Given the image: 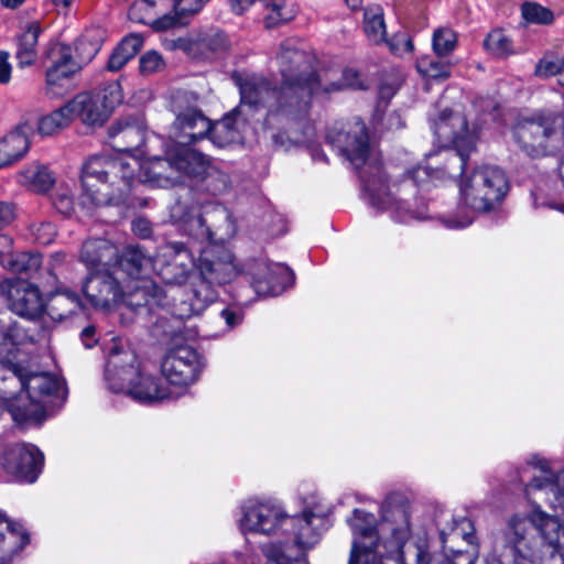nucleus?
I'll return each instance as SVG.
<instances>
[{
    "label": "nucleus",
    "instance_id": "nucleus-1",
    "mask_svg": "<svg viewBox=\"0 0 564 564\" xmlns=\"http://www.w3.org/2000/svg\"><path fill=\"white\" fill-rule=\"evenodd\" d=\"M434 133L440 140L452 141L454 150L444 152L445 163L441 169L431 171L426 166H416L400 183L392 186L386 184L380 159L369 143L366 126L356 120L344 127H333L327 132V142L336 149L349 163L359 170L364 192L370 205L390 210L399 221L424 219L426 206L421 204L412 209L408 196H415L417 188L438 177L460 175L467 163L469 153L477 141L476 130H469L464 115L444 110L433 123Z\"/></svg>",
    "mask_w": 564,
    "mask_h": 564
},
{
    "label": "nucleus",
    "instance_id": "nucleus-2",
    "mask_svg": "<svg viewBox=\"0 0 564 564\" xmlns=\"http://www.w3.org/2000/svg\"><path fill=\"white\" fill-rule=\"evenodd\" d=\"M533 475L524 491L533 509L527 516L513 514L496 539L514 564H540L545 552L564 560V470L554 474L550 463L534 456Z\"/></svg>",
    "mask_w": 564,
    "mask_h": 564
},
{
    "label": "nucleus",
    "instance_id": "nucleus-3",
    "mask_svg": "<svg viewBox=\"0 0 564 564\" xmlns=\"http://www.w3.org/2000/svg\"><path fill=\"white\" fill-rule=\"evenodd\" d=\"M137 171L139 181L152 186L169 187L182 181L172 147L166 149L164 158L153 156L142 162L129 154L93 156L83 167L78 207L90 215L97 207L123 203L132 191Z\"/></svg>",
    "mask_w": 564,
    "mask_h": 564
},
{
    "label": "nucleus",
    "instance_id": "nucleus-4",
    "mask_svg": "<svg viewBox=\"0 0 564 564\" xmlns=\"http://www.w3.org/2000/svg\"><path fill=\"white\" fill-rule=\"evenodd\" d=\"M410 503L401 496L391 495L381 506V520L361 509H355L347 523L352 531V546L348 564H383L386 544L381 536L390 535L399 547L410 535Z\"/></svg>",
    "mask_w": 564,
    "mask_h": 564
},
{
    "label": "nucleus",
    "instance_id": "nucleus-5",
    "mask_svg": "<svg viewBox=\"0 0 564 564\" xmlns=\"http://www.w3.org/2000/svg\"><path fill=\"white\" fill-rule=\"evenodd\" d=\"M105 377L110 390L126 392L140 403H154L180 397V392L145 373L134 351L118 343H113L110 348Z\"/></svg>",
    "mask_w": 564,
    "mask_h": 564
},
{
    "label": "nucleus",
    "instance_id": "nucleus-6",
    "mask_svg": "<svg viewBox=\"0 0 564 564\" xmlns=\"http://www.w3.org/2000/svg\"><path fill=\"white\" fill-rule=\"evenodd\" d=\"M197 269L199 282L193 289L192 297L173 304L172 313L180 319L200 314L217 297L213 284L228 283L238 273L232 253L212 243L200 250Z\"/></svg>",
    "mask_w": 564,
    "mask_h": 564
},
{
    "label": "nucleus",
    "instance_id": "nucleus-7",
    "mask_svg": "<svg viewBox=\"0 0 564 564\" xmlns=\"http://www.w3.org/2000/svg\"><path fill=\"white\" fill-rule=\"evenodd\" d=\"M509 189L506 173L495 165H481L462 180L459 194L462 204L469 210L459 217H448L444 224L449 229H462L473 223L470 212L486 213L505 198Z\"/></svg>",
    "mask_w": 564,
    "mask_h": 564
},
{
    "label": "nucleus",
    "instance_id": "nucleus-8",
    "mask_svg": "<svg viewBox=\"0 0 564 564\" xmlns=\"http://www.w3.org/2000/svg\"><path fill=\"white\" fill-rule=\"evenodd\" d=\"M314 58L297 47L294 41L281 44L276 55L279 72L282 77L281 98L295 100L297 111L307 113L310 98L319 93V79L314 73Z\"/></svg>",
    "mask_w": 564,
    "mask_h": 564
},
{
    "label": "nucleus",
    "instance_id": "nucleus-9",
    "mask_svg": "<svg viewBox=\"0 0 564 564\" xmlns=\"http://www.w3.org/2000/svg\"><path fill=\"white\" fill-rule=\"evenodd\" d=\"M171 217L183 225L188 236L202 242H210L215 236L230 238L236 231L230 212L218 203L206 206L200 213L178 200L171 208Z\"/></svg>",
    "mask_w": 564,
    "mask_h": 564
},
{
    "label": "nucleus",
    "instance_id": "nucleus-10",
    "mask_svg": "<svg viewBox=\"0 0 564 564\" xmlns=\"http://www.w3.org/2000/svg\"><path fill=\"white\" fill-rule=\"evenodd\" d=\"M12 371L19 378L30 401L23 406L18 403L11 405L10 412L13 420L18 423L41 421L46 413L43 399L56 393L61 382L47 372H31L20 366H13Z\"/></svg>",
    "mask_w": 564,
    "mask_h": 564
},
{
    "label": "nucleus",
    "instance_id": "nucleus-11",
    "mask_svg": "<svg viewBox=\"0 0 564 564\" xmlns=\"http://www.w3.org/2000/svg\"><path fill=\"white\" fill-rule=\"evenodd\" d=\"M516 141L532 158L544 156L556 148L557 117L553 113L527 118L513 130Z\"/></svg>",
    "mask_w": 564,
    "mask_h": 564
},
{
    "label": "nucleus",
    "instance_id": "nucleus-12",
    "mask_svg": "<svg viewBox=\"0 0 564 564\" xmlns=\"http://www.w3.org/2000/svg\"><path fill=\"white\" fill-rule=\"evenodd\" d=\"M196 268L193 250L183 242L160 246L153 258V271L166 285L185 284L195 274Z\"/></svg>",
    "mask_w": 564,
    "mask_h": 564
},
{
    "label": "nucleus",
    "instance_id": "nucleus-13",
    "mask_svg": "<svg viewBox=\"0 0 564 564\" xmlns=\"http://www.w3.org/2000/svg\"><path fill=\"white\" fill-rule=\"evenodd\" d=\"M122 100L118 85H109L104 90L83 93L68 102L72 118H79L86 126H102L116 105Z\"/></svg>",
    "mask_w": 564,
    "mask_h": 564
},
{
    "label": "nucleus",
    "instance_id": "nucleus-14",
    "mask_svg": "<svg viewBox=\"0 0 564 564\" xmlns=\"http://www.w3.org/2000/svg\"><path fill=\"white\" fill-rule=\"evenodd\" d=\"M203 361L198 352L188 346L177 347L169 351L162 360L161 372L165 381L175 392L183 393V389L198 379Z\"/></svg>",
    "mask_w": 564,
    "mask_h": 564
},
{
    "label": "nucleus",
    "instance_id": "nucleus-15",
    "mask_svg": "<svg viewBox=\"0 0 564 564\" xmlns=\"http://www.w3.org/2000/svg\"><path fill=\"white\" fill-rule=\"evenodd\" d=\"M44 456L31 444H11L0 456V466L7 476L18 481L34 482L43 467Z\"/></svg>",
    "mask_w": 564,
    "mask_h": 564
},
{
    "label": "nucleus",
    "instance_id": "nucleus-16",
    "mask_svg": "<svg viewBox=\"0 0 564 564\" xmlns=\"http://www.w3.org/2000/svg\"><path fill=\"white\" fill-rule=\"evenodd\" d=\"M234 80L239 87L242 104L253 106L265 102L271 97H274L278 101V116H282L292 120L302 119L306 116V113H301L297 111L294 99L281 98V88L279 90L271 88L269 83L260 76L252 75L241 77L240 75H234Z\"/></svg>",
    "mask_w": 564,
    "mask_h": 564
},
{
    "label": "nucleus",
    "instance_id": "nucleus-17",
    "mask_svg": "<svg viewBox=\"0 0 564 564\" xmlns=\"http://www.w3.org/2000/svg\"><path fill=\"white\" fill-rule=\"evenodd\" d=\"M239 527L242 532L274 534L286 520L283 508L273 501L250 500L241 507Z\"/></svg>",
    "mask_w": 564,
    "mask_h": 564
},
{
    "label": "nucleus",
    "instance_id": "nucleus-18",
    "mask_svg": "<svg viewBox=\"0 0 564 564\" xmlns=\"http://www.w3.org/2000/svg\"><path fill=\"white\" fill-rule=\"evenodd\" d=\"M83 292L95 308L105 311L117 307L123 299V285L117 272L110 269L91 271L83 284Z\"/></svg>",
    "mask_w": 564,
    "mask_h": 564
},
{
    "label": "nucleus",
    "instance_id": "nucleus-19",
    "mask_svg": "<svg viewBox=\"0 0 564 564\" xmlns=\"http://www.w3.org/2000/svg\"><path fill=\"white\" fill-rule=\"evenodd\" d=\"M0 292L7 297L9 308L21 317L36 319L44 311L39 288L25 280H4L0 283Z\"/></svg>",
    "mask_w": 564,
    "mask_h": 564
},
{
    "label": "nucleus",
    "instance_id": "nucleus-20",
    "mask_svg": "<svg viewBox=\"0 0 564 564\" xmlns=\"http://www.w3.org/2000/svg\"><path fill=\"white\" fill-rule=\"evenodd\" d=\"M46 57L52 62L46 70V89L48 94L57 96L68 79L82 68L80 63L73 57L70 47L61 43L52 44Z\"/></svg>",
    "mask_w": 564,
    "mask_h": 564
},
{
    "label": "nucleus",
    "instance_id": "nucleus-21",
    "mask_svg": "<svg viewBox=\"0 0 564 564\" xmlns=\"http://www.w3.org/2000/svg\"><path fill=\"white\" fill-rule=\"evenodd\" d=\"M175 120L170 129V137L176 144H191L204 139L210 130V121L200 110L189 107L184 110L174 106Z\"/></svg>",
    "mask_w": 564,
    "mask_h": 564
},
{
    "label": "nucleus",
    "instance_id": "nucleus-22",
    "mask_svg": "<svg viewBox=\"0 0 564 564\" xmlns=\"http://www.w3.org/2000/svg\"><path fill=\"white\" fill-rule=\"evenodd\" d=\"M330 514V506H324L322 502L305 509L300 517L293 520L297 528L296 543L302 549L313 547L318 542L322 533L327 530Z\"/></svg>",
    "mask_w": 564,
    "mask_h": 564
},
{
    "label": "nucleus",
    "instance_id": "nucleus-23",
    "mask_svg": "<svg viewBox=\"0 0 564 564\" xmlns=\"http://www.w3.org/2000/svg\"><path fill=\"white\" fill-rule=\"evenodd\" d=\"M293 272L283 264L260 263L252 280V288L260 296H276L293 283Z\"/></svg>",
    "mask_w": 564,
    "mask_h": 564
},
{
    "label": "nucleus",
    "instance_id": "nucleus-24",
    "mask_svg": "<svg viewBox=\"0 0 564 564\" xmlns=\"http://www.w3.org/2000/svg\"><path fill=\"white\" fill-rule=\"evenodd\" d=\"M175 46L196 59L210 58L227 50L228 41L224 33L210 32L193 37L178 39Z\"/></svg>",
    "mask_w": 564,
    "mask_h": 564
},
{
    "label": "nucleus",
    "instance_id": "nucleus-25",
    "mask_svg": "<svg viewBox=\"0 0 564 564\" xmlns=\"http://www.w3.org/2000/svg\"><path fill=\"white\" fill-rule=\"evenodd\" d=\"M33 126L23 122L0 140V169L21 160L30 148Z\"/></svg>",
    "mask_w": 564,
    "mask_h": 564
},
{
    "label": "nucleus",
    "instance_id": "nucleus-26",
    "mask_svg": "<svg viewBox=\"0 0 564 564\" xmlns=\"http://www.w3.org/2000/svg\"><path fill=\"white\" fill-rule=\"evenodd\" d=\"M80 261L90 271L110 269L117 264L118 248L104 238L89 239L82 247Z\"/></svg>",
    "mask_w": 564,
    "mask_h": 564
},
{
    "label": "nucleus",
    "instance_id": "nucleus-27",
    "mask_svg": "<svg viewBox=\"0 0 564 564\" xmlns=\"http://www.w3.org/2000/svg\"><path fill=\"white\" fill-rule=\"evenodd\" d=\"M132 311L142 308L152 310L155 305H162V294L152 280L129 281L123 285V299Z\"/></svg>",
    "mask_w": 564,
    "mask_h": 564
},
{
    "label": "nucleus",
    "instance_id": "nucleus-28",
    "mask_svg": "<svg viewBox=\"0 0 564 564\" xmlns=\"http://www.w3.org/2000/svg\"><path fill=\"white\" fill-rule=\"evenodd\" d=\"M172 158L175 160L181 180L189 176L199 181L213 165L210 158L189 148L188 144L172 145Z\"/></svg>",
    "mask_w": 564,
    "mask_h": 564
},
{
    "label": "nucleus",
    "instance_id": "nucleus-29",
    "mask_svg": "<svg viewBox=\"0 0 564 564\" xmlns=\"http://www.w3.org/2000/svg\"><path fill=\"white\" fill-rule=\"evenodd\" d=\"M117 263L113 271L126 273L131 282L149 280L147 276L153 270V259L139 246L127 247Z\"/></svg>",
    "mask_w": 564,
    "mask_h": 564
},
{
    "label": "nucleus",
    "instance_id": "nucleus-30",
    "mask_svg": "<svg viewBox=\"0 0 564 564\" xmlns=\"http://www.w3.org/2000/svg\"><path fill=\"white\" fill-rule=\"evenodd\" d=\"M253 2L254 0H230L231 8L237 14H241ZM261 2L268 11L265 23L269 28L288 22L296 14L294 4L288 3L286 0H261Z\"/></svg>",
    "mask_w": 564,
    "mask_h": 564
},
{
    "label": "nucleus",
    "instance_id": "nucleus-31",
    "mask_svg": "<svg viewBox=\"0 0 564 564\" xmlns=\"http://www.w3.org/2000/svg\"><path fill=\"white\" fill-rule=\"evenodd\" d=\"M43 28L40 22H30L24 31L18 36L15 58L18 66L23 68L32 65L37 56L36 44Z\"/></svg>",
    "mask_w": 564,
    "mask_h": 564
},
{
    "label": "nucleus",
    "instance_id": "nucleus-32",
    "mask_svg": "<svg viewBox=\"0 0 564 564\" xmlns=\"http://www.w3.org/2000/svg\"><path fill=\"white\" fill-rule=\"evenodd\" d=\"M17 182L32 192L46 193L55 177L45 165L32 163L17 174Z\"/></svg>",
    "mask_w": 564,
    "mask_h": 564
},
{
    "label": "nucleus",
    "instance_id": "nucleus-33",
    "mask_svg": "<svg viewBox=\"0 0 564 564\" xmlns=\"http://www.w3.org/2000/svg\"><path fill=\"white\" fill-rule=\"evenodd\" d=\"M113 148L120 152L135 150L144 143V131L138 124L118 122L110 128Z\"/></svg>",
    "mask_w": 564,
    "mask_h": 564
},
{
    "label": "nucleus",
    "instance_id": "nucleus-34",
    "mask_svg": "<svg viewBox=\"0 0 564 564\" xmlns=\"http://www.w3.org/2000/svg\"><path fill=\"white\" fill-rule=\"evenodd\" d=\"M206 137H208L210 141L219 148L238 142L241 139V135L236 111L226 115L221 120L214 124L210 123V130Z\"/></svg>",
    "mask_w": 564,
    "mask_h": 564
},
{
    "label": "nucleus",
    "instance_id": "nucleus-35",
    "mask_svg": "<svg viewBox=\"0 0 564 564\" xmlns=\"http://www.w3.org/2000/svg\"><path fill=\"white\" fill-rule=\"evenodd\" d=\"M143 39L139 34H130L122 39L109 56L107 69L110 72L120 70L140 51Z\"/></svg>",
    "mask_w": 564,
    "mask_h": 564
},
{
    "label": "nucleus",
    "instance_id": "nucleus-36",
    "mask_svg": "<svg viewBox=\"0 0 564 564\" xmlns=\"http://www.w3.org/2000/svg\"><path fill=\"white\" fill-rule=\"evenodd\" d=\"M143 6H149L153 18L164 13L162 18L153 21V26L156 30H165L180 22L176 15V0H139L137 9Z\"/></svg>",
    "mask_w": 564,
    "mask_h": 564
},
{
    "label": "nucleus",
    "instance_id": "nucleus-37",
    "mask_svg": "<svg viewBox=\"0 0 564 564\" xmlns=\"http://www.w3.org/2000/svg\"><path fill=\"white\" fill-rule=\"evenodd\" d=\"M332 77V73H325L323 76L318 75L317 79H319L321 84L319 91L323 90L325 93H332L345 88L366 89L367 87L358 72L351 68L343 70L341 79L339 82L330 80Z\"/></svg>",
    "mask_w": 564,
    "mask_h": 564
},
{
    "label": "nucleus",
    "instance_id": "nucleus-38",
    "mask_svg": "<svg viewBox=\"0 0 564 564\" xmlns=\"http://www.w3.org/2000/svg\"><path fill=\"white\" fill-rule=\"evenodd\" d=\"M82 308L79 295L70 290H63L51 299L50 310L54 318H66Z\"/></svg>",
    "mask_w": 564,
    "mask_h": 564
},
{
    "label": "nucleus",
    "instance_id": "nucleus-39",
    "mask_svg": "<svg viewBox=\"0 0 564 564\" xmlns=\"http://www.w3.org/2000/svg\"><path fill=\"white\" fill-rule=\"evenodd\" d=\"M364 30L368 40L372 43L378 44L386 39L383 9L380 6H372L365 10Z\"/></svg>",
    "mask_w": 564,
    "mask_h": 564
},
{
    "label": "nucleus",
    "instance_id": "nucleus-40",
    "mask_svg": "<svg viewBox=\"0 0 564 564\" xmlns=\"http://www.w3.org/2000/svg\"><path fill=\"white\" fill-rule=\"evenodd\" d=\"M73 120L68 104L43 116L37 123V131L43 137H48L67 127Z\"/></svg>",
    "mask_w": 564,
    "mask_h": 564
},
{
    "label": "nucleus",
    "instance_id": "nucleus-41",
    "mask_svg": "<svg viewBox=\"0 0 564 564\" xmlns=\"http://www.w3.org/2000/svg\"><path fill=\"white\" fill-rule=\"evenodd\" d=\"M399 552L400 564H431L432 557L426 541H419L395 547Z\"/></svg>",
    "mask_w": 564,
    "mask_h": 564
},
{
    "label": "nucleus",
    "instance_id": "nucleus-42",
    "mask_svg": "<svg viewBox=\"0 0 564 564\" xmlns=\"http://www.w3.org/2000/svg\"><path fill=\"white\" fill-rule=\"evenodd\" d=\"M7 263L15 273L32 274L36 272L42 263V257L37 253L20 252L10 256Z\"/></svg>",
    "mask_w": 564,
    "mask_h": 564
},
{
    "label": "nucleus",
    "instance_id": "nucleus-43",
    "mask_svg": "<svg viewBox=\"0 0 564 564\" xmlns=\"http://www.w3.org/2000/svg\"><path fill=\"white\" fill-rule=\"evenodd\" d=\"M484 46L498 57H507L514 53L512 41L500 30L490 32L484 41Z\"/></svg>",
    "mask_w": 564,
    "mask_h": 564
},
{
    "label": "nucleus",
    "instance_id": "nucleus-44",
    "mask_svg": "<svg viewBox=\"0 0 564 564\" xmlns=\"http://www.w3.org/2000/svg\"><path fill=\"white\" fill-rule=\"evenodd\" d=\"M420 74L434 79H445L451 74V65L430 56H423L416 62Z\"/></svg>",
    "mask_w": 564,
    "mask_h": 564
},
{
    "label": "nucleus",
    "instance_id": "nucleus-45",
    "mask_svg": "<svg viewBox=\"0 0 564 564\" xmlns=\"http://www.w3.org/2000/svg\"><path fill=\"white\" fill-rule=\"evenodd\" d=\"M521 14L525 22L532 24L547 25L554 21L553 12L536 2H524L521 6Z\"/></svg>",
    "mask_w": 564,
    "mask_h": 564
},
{
    "label": "nucleus",
    "instance_id": "nucleus-46",
    "mask_svg": "<svg viewBox=\"0 0 564 564\" xmlns=\"http://www.w3.org/2000/svg\"><path fill=\"white\" fill-rule=\"evenodd\" d=\"M54 207L64 216H72L75 213L74 189L68 184H61L53 195Z\"/></svg>",
    "mask_w": 564,
    "mask_h": 564
},
{
    "label": "nucleus",
    "instance_id": "nucleus-47",
    "mask_svg": "<svg viewBox=\"0 0 564 564\" xmlns=\"http://www.w3.org/2000/svg\"><path fill=\"white\" fill-rule=\"evenodd\" d=\"M199 181L205 183L204 188L214 196L224 193L228 187V176L214 165Z\"/></svg>",
    "mask_w": 564,
    "mask_h": 564
},
{
    "label": "nucleus",
    "instance_id": "nucleus-48",
    "mask_svg": "<svg viewBox=\"0 0 564 564\" xmlns=\"http://www.w3.org/2000/svg\"><path fill=\"white\" fill-rule=\"evenodd\" d=\"M456 45V34L451 29H438L433 34V50L438 56L448 55Z\"/></svg>",
    "mask_w": 564,
    "mask_h": 564
},
{
    "label": "nucleus",
    "instance_id": "nucleus-49",
    "mask_svg": "<svg viewBox=\"0 0 564 564\" xmlns=\"http://www.w3.org/2000/svg\"><path fill=\"white\" fill-rule=\"evenodd\" d=\"M263 553L269 563L273 564H306L303 557H291L286 554L285 547L281 544H268L263 547Z\"/></svg>",
    "mask_w": 564,
    "mask_h": 564
},
{
    "label": "nucleus",
    "instance_id": "nucleus-50",
    "mask_svg": "<svg viewBox=\"0 0 564 564\" xmlns=\"http://www.w3.org/2000/svg\"><path fill=\"white\" fill-rule=\"evenodd\" d=\"M100 50V43L98 41H91L88 36L80 37L76 43L77 62L80 63V67L84 64L89 63Z\"/></svg>",
    "mask_w": 564,
    "mask_h": 564
},
{
    "label": "nucleus",
    "instance_id": "nucleus-51",
    "mask_svg": "<svg viewBox=\"0 0 564 564\" xmlns=\"http://www.w3.org/2000/svg\"><path fill=\"white\" fill-rule=\"evenodd\" d=\"M564 67V59L558 56H544L535 66V75L551 77L558 74Z\"/></svg>",
    "mask_w": 564,
    "mask_h": 564
},
{
    "label": "nucleus",
    "instance_id": "nucleus-52",
    "mask_svg": "<svg viewBox=\"0 0 564 564\" xmlns=\"http://www.w3.org/2000/svg\"><path fill=\"white\" fill-rule=\"evenodd\" d=\"M165 66V63L161 56L155 51L147 52L140 58V72L143 75H152L154 73L161 72Z\"/></svg>",
    "mask_w": 564,
    "mask_h": 564
},
{
    "label": "nucleus",
    "instance_id": "nucleus-53",
    "mask_svg": "<svg viewBox=\"0 0 564 564\" xmlns=\"http://www.w3.org/2000/svg\"><path fill=\"white\" fill-rule=\"evenodd\" d=\"M22 334L18 326L14 325H1L0 326V356L7 351V346L17 345L21 340ZM0 367L3 364L0 361Z\"/></svg>",
    "mask_w": 564,
    "mask_h": 564
},
{
    "label": "nucleus",
    "instance_id": "nucleus-54",
    "mask_svg": "<svg viewBox=\"0 0 564 564\" xmlns=\"http://www.w3.org/2000/svg\"><path fill=\"white\" fill-rule=\"evenodd\" d=\"M32 232L35 240L41 245L51 243L56 235V228L52 223H41L32 226Z\"/></svg>",
    "mask_w": 564,
    "mask_h": 564
},
{
    "label": "nucleus",
    "instance_id": "nucleus-55",
    "mask_svg": "<svg viewBox=\"0 0 564 564\" xmlns=\"http://www.w3.org/2000/svg\"><path fill=\"white\" fill-rule=\"evenodd\" d=\"M209 0H176V15L178 19L183 15L195 14L202 10V8Z\"/></svg>",
    "mask_w": 564,
    "mask_h": 564
},
{
    "label": "nucleus",
    "instance_id": "nucleus-56",
    "mask_svg": "<svg viewBox=\"0 0 564 564\" xmlns=\"http://www.w3.org/2000/svg\"><path fill=\"white\" fill-rule=\"evenodd\" d=\"M139 4V0L135 1L129 9V12H128V15H129V19L133 22H138V23H143V24H147V23H150L152 22L153 23V15H152V12L149 8V6H143L142 8H138Z\"/></svg>",
    "mask_w": 564,
    "mask_h": 564
},
{
    "label": "nucleus",
    "instance_id": "nucleus-57",
    "mask_svg": "<svg viewBox=\"0 0 564 564\" xmlns=\"http://www.w3.org/2000/svg\"><path fill=\"white\" fill-rule=\"evenodd\" d=\"M10 54L6 51L0 52V84L6 85L11 79V64L9 63Z\"/></svg>",
    "mask_w": 564,
    "mask_h": 564
},
{
    "label": "nucleus",
    "instance_id": "nucleus-58",
    "mask_svg": "<svg viewBox=\"0 0 564 564\" xmlns=\"http://www.w3.org/2000/svg\"><path fill=\"white\" fill-rule=\"evenodd\" d=\"M391 51L394 54L402 55L404 53H411L413 51V43L410 37L402 36L390 44Z\"/></svg>",
    "mask_w": 564,
    "mask_h": 564
},
{
    "label": "nucleus",
    "instance_id": "nucleus-59",
    "mask_svg": "<svg viewBox=\"0 0 564 564\" xmlns=\"http://www.w3.org/2000/svg\"><path fill=\"white\" fill-rule=\"evenodd\" d=\"M14 208L11 204L0 202V230L10 225L14 219Z\"/></svg>",
    "mask_w": 564,
    "mask_h": 564
},
{
    "label": "nucleus",
    "instance_id": "nucleus-60",
    "mask_svg": "<svg viewBox=\"0 0 564 564\" xmlns=\"http://www.w3.org/2000/svg\"><path fill=\"white\" fill-rule=\"evenodd\" d=\"M80 339L86 348L94 347L98 341L96 327L93 325L85 327L80 333Z\"/></svg>",
    "mask_w": 564,
    "mask_h": 564
},
{
    "label": "nucleus",
    "instance_id": "nucleus-61",
    "mask_svg": "<svg viewBox=\"0 0 564 564\" xmlns=\"http://www.w3.org/2000/svg\"><path fill=\"white\" fill-rule=\"evenodd\" d=\"M221 316L225 319L226 324L229 327H235L238 324H240L242 316L240 313H237L235 311H231L229 308H225L221 311Z\"/></svg>",
    "mask_w": 564,
    "mask_h": 564
},
{
    "label": "nucleus",
    "instance_id": "nucleus-62",
    "mask_svg": "<svg viewBox=\"0 0 564 564\" xmlns=\"http://www.w3.org/2000/svg\"><path fill=\"white\" fill-rule=\"evenodd\" d=\"M132 229L142 238H147L151 234V228L145 219H137L132 223Z\"/></svg>",
    "mask_w": 564,
    "mask_h": 564
},
{
    "label": "nucleus",
    "instance_id": "nucleus-63",
    "mask_svg": "<svg viewBox=\"0 0 564 564\" xmlns=\"http://www.w3.org/2000/svg\"><path fill=\"white\" fill-rule=\"evenodd\" d=\"M51 1L57 10H61V9L66 10L73 3L74 0H51Z\"/></svg>",
    "mask_w": 564,
    "mask_h": 564
},
{
    "label": "nucleus",
    "instance_id": "nucleus-64",
    "mask_svg": "<svg viewBox=\"0 0 564 564\" xmlns=\"http://www.w3.org/2000/svg\"><path fill=\"white\" fill-rule=\"evenodd\" d=\"M23 1L24 0H1V3L7 8L14 9L19 7Z\"/></svg>",
    "mask_w": 564,
    "mask_h": 564
}]
</instances>
